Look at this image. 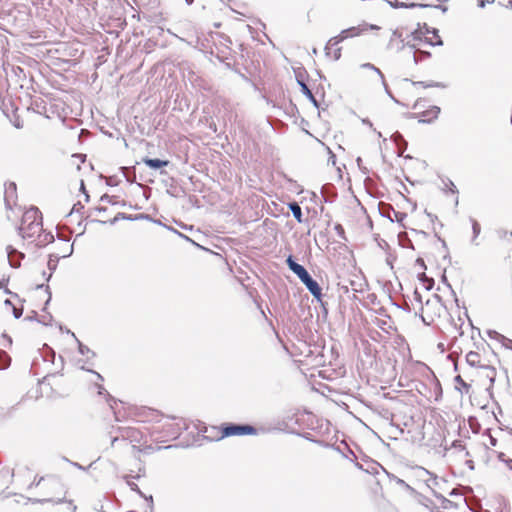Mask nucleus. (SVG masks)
Instances as JSON below:
<instances>
[{"mask_svg": "<svg viewBox=\"0 0 512 512\" xmlns=\"http://www.w3.org/2000/svg\"><path fill=\"white\" fill-rule=\"evenodd\" d=\"M132 489L138 490L137 489V484H134V486H132Z\"/></svg>", "mask_w": 512, "mask_h": 512, "instance_id": "42", "label": "nucleus"}, {"mask_svg": "<svg viewBox=\"0 0 512 512\" xmlns=\"http://www.w3.org/2000/svg\"><path fill=\"white\" fill-rule=\"evenodd\" d=\"M407 44L411 47L422 50L426 46H434L441 43L439 35L435 30H430L427 26L418 27L406 37Z\"/></svg>", "mask_w": 512, "mask_h": 512, "instance_id": "2", "label": "nucleus"}, {"mask_svg": "<svg viewBox=\"0 0 512 512\" xmlns=\"http://www.w3.org/2000/svg\"><path fill=\"white\" fill-rule=\"evenodd\" d=\"M288 267L301 279L307 288H319L318 284L312 280L307 270L300 264L296 263L292 256L286 260Z\"/></svg>", "mask_w": 512, "mask_h": 512, "instance_id": "6", "label": "nucleus"}, {"mask_svg": "<svg viewBox=\"0 0 512 512\" xmlns=\"http://www.w3.org/2000/svg\"><path fill=\"white\" fill-rule=\"evenodd\" d=\"M8 192H11L13 194L16 192V185H15V183H9L6 186V193H8Z\"/></svg>", "mask_w": 512, "mask_h": 512, "instance_id": "26", "label": "nucleus"}, {"mask_svg": "<svg viewBox=\"0 0 512 512\" xmlns=\"http://www.w3.org/2000/svg\"><path fill=\"white\" fill-rule=\"evenodd\" d=\"M162 428L164 430V435H158L155 432H152L150 437L157 442H164L168 439H176L183 428H185V424L182 421H175L174 419H165L162 424Z\"/></svg>", "mask_w": 512, "mask_h": 512, "instance_id": "4", "label": "nucleus"}, {"mask_svg": "<svg viewBox=\"0 0 512 512\" xmlns=\"http://www.w3.org/2000/svg\"><path fill=\"white\" fill-rule=\"evenodd\" d=\"M7 284H8V282H7L6 280H4V279H3V280H1V281H0V289H1V288H5V287L7 286Z\"/></svg>", "mask_w": 512, "mask_h": 512, "instance_id": "32", "label": "nucleus"}, {"mask_svg": "<svg viewBox=\"0 0 512 512\" xmlns=\"http://www.w3.org/2000/svg\"><path fill=\"white\" fill-rule=\"evenodd\" d=\"M105 392H106V391H105L104 387H103V386H101V385H98V394H99V395H102V394H104Z\"/></svg>", "mask_w": 512, "mask_h": 512, "instance_id": "30", "label": "nucleus"}, {"mask_svg": "<svg viewBox=\"0 0 512 512\" xmlns=\"http://www.w3.org/2000/svg\"><path fill=\"white\" fill-rule=\"evenodd\" d=\"M132 489L138 490L137 489V484H134V486H132Z\"/></svg>", "mask_w": 512, "mask_h": 512, "instance_id": "43", "label": "nucleus"}, {"mask_svg": "<svg viewBox=\"0 0 512 512\" xmlns=\"http://www.w3.org/2000/svg\"><path fill=\"white\" fill-rule=\"evenodd\" d=\"M72 253V245H67V249L62 255L57 254L56 257H67Z\"/></svg>", "mask_w": 512, "mask_h": 512, "instance_id": "25", "label": "nucleus"}, {"mask_svg": "<svg viewBox=\"0 0 512 512\" xmlns=\"http://www.w3.org/2000/svg\"><path fill=\"white\" fill-rule=\"evenodd\" d=\"M72 464H73L75 467H77L78 469H80V470H84V471H85V470H87V469H88V468L83 467L82 465H80V464H78V463H72Z\"/></svg>", "mask_w": 512, "mask_h": 512, "instance_id": "31", "label": "nucleus"}, {"mask_svg": "<svg viewBox=\"0 0 512 512\" xmlns=\"http://www.w3.org/2000/svg\"><path fill=\"white\" fill-rule=\"evenodd\" d=\"M310 292L318 302H321L322 290H310Z\"/></svg>", "mask_w": 512, "mask_h": 512, "instance_id": "23", "label": "nucleus"}, {"mask_svg": "<svg viewBox=\"0 0 512 512\" xmlns=\"http://www.w3.org/2000/svg\"><path fill=\"white\" fill-rule=\"evenodd\" d=\"M193 1H194V0H185V2H186L187 4H189V5H190V4H192V3H193Z\"/></svg>", "mask_w": 512, "mask_h": 512, "instance_id": "41", "label": "nucleus"}, {"mask_svg": "<svg viewBox=\"0 0 512 512\" xmlns=\"http://www.w3.org/2000/svg\"><path fill=\"white\" fill-rule=\"evenodd\" d=\"M300 86H301V90L302 92L309 98L313 99V94L311 92V90L308 88V86L303 83V82H299Z\"/></svg>", "mask_w": 512, "mask_h": 512, "instance_id": "21", "label": "nucleus"}, {"mask_svg": "<svg viewBox=\"0 0 512 512\" xmlns=\"http://www.w3.org/2000/svg\"><path fill=\"white\" fill-rule=\"evenodd\" d=\"M488 336L492 339H496V340H499L500 342H502V344L508 348V349H512V340L511 339H508L506 338L505 336L501 335L500 333L496 332V331H488Z\"/></svg>", "mask_w": 512, "mask_h": 512, "instance_id": "14", "label": "nucleus"}, {"mask_svg": "<svg viewBox=\"0 0 512 512\" xmlns=\"http://www.w3.org/2000/svg\"><path fill=\"white\" fill-rule=\"evenodd\" d=\"M46 293H47V295H48V298H47V301H46V304H47V303L50 301V297H51V296H50L49 290H46Z\"/></svg>", "mask_w": 512, "mask_h": 512, "instance_id": "38", "label": "nucleus"}, {"mask_svg": "<svg viewBox=\"0 0 512 512\" xmlns=\"http://www.w3.org/2000/svg\"><path fill=\"white\" fill-rule=\"evenodd\" d=\"M418 90V86L415 83H409L402 89L403 100L407 101L406 105H409L410 100L408 96H413L414 92Z\"/></svg>", "mask_w": 512, "mask_h": 512, "instance_id": "16", "label": "nucleus"}, {"mask_svg": "<svg viewBox=\"0 0 512 512\" xmlns=\"http://www.w3.org/2000/svg\"><path fill=\"white\" fill-rule=\"evenodd\" d=\"M44 285H45L44 283H38V284H36V288L41 289V288H43Z\"/></svg>", "mask_w": 512, "mask_h": 512, "instance_id": "36", "label": "nucleus"}, {"mask_svg": "<svg viewBox=\"0 0 512 512\" xmlns=\"http://www.w3.org/2000/svg\"><path fill=\"white\" fill-rule=\"evenodd\" d=\"M33 503H40V502H45L46 500H39V499H33L31 500Z\"/></svg>", "mask_w": 512, "mask_h": 512, "instance_id": "35", "label": "nucleus"}, {"mask_svg": "<svg viewBox=\"0 0 512 512\" xmlns=\"http://www.w3.org/2000/svg\"><path fill=\"white\" fill-rule=\"evenodd\" d=\"M333 228L341 240H346L345 230L341 224L336 223Z\"/></svg>", "mask_w": 512, "mask_h": 512, "instance_id": "19", "label": "nucleus"}, {"mask_svg": "<svg viewBox=\"0 0 512 512\" xmlns=\"http://www.w3.org/2000/svg\"><path fill=\"white\" fill-rule=\"evenodd\" d=\"M118 441V437H114L111 441V445L113 446L115 444V442Z\"/></svg>", "mask_w": 512, "mask_h": 512, "instance_id": "37", "label": "nucleus"}, {"mask_svg": "<svg viewBox=\"0 0 512 512\" xmlns=\"http://www.w3.org/2000/svg\"><path fill=\"white\" fill-rule=\"evenodd\" d=\"M116 220H117V217L115 216V217H113L112 219L102 220V222H111V223H113V222H114V221H116Z\"/></svg>", "mask_w": 512, "mask_h": 512, "instance_id": "33", "label": "nucleus"}, {"mask_svg": "<svg viewBox=\"0 0 512 512\" xmlns=\"http://www.w3.org/2000/svg\"><path fill=\"white\" fill-rule=\"evenodd\" d=\"M486 2H487V3H493V2H494V0H486V1H484V0H480V1H479V3H478L479 7L483 8V7L485 6V3H486Z\"/></svg>", "mask_w": 512, "mask_h": 512, "instance_id": "29", "label": "nucleus"}, {"mask_svg": "<svg viewBox=\"0 0 512 512\" xmlns=\"http://www.w3.org/2000/svg\"><path fill=\"white\" fill-rule=\"evenodd\" d=\"M504 5L507 7H512V0H508Z\"/></svg>", "mask_w": 512, "mask_h": 512, "instance_id": "34", "label": "nucleus"}, {"mask_svg": "<svg viewBox=\"0 0 512 512\" xmlns=\"http://www.w3.org/2000/svg\"><path fill=\"white\" fill-rule=\"evenodd\" d=\"M50 277H52V274H49V277L46 278V281H49Z\"/></svg>", "mask_w": 512, "mask_h": 512, "instance_id": "44", "label": "nucleus"}, {"mask_svg": "<svg viewBox=\"0 0 512 512\" xmlns=\"http://www.w3.org/2000/svg\"><path fill=\"white\" fill-rule=\"evenodd\" d=\"M107 396H108L107 401L109 403V406H110L111 410L114 413L116 421H122L126 417L130 416V413H127L122 406H121V408L119 407V405H118L116 400L112 399L110 397V395H108V394H107Z\"/></svg>", "mask_w": 512, "mask_h": 512, "instance_id": "11", "label": "nucleus"}, {"mask_svg": "<svg viewBox=\"0 0 512 512\" xmlns=\"http://www.w3.org/2000/svg\"><path fill=\"white\" fill-rule=\"evenodd\" d=\"M118 431L120 433V436L123 439L129 440L134 445L147 442L145 433L142 430H140L139 428L121 427V428H118Z\"/></svg>", "mask_w": 512, "mask_h": 512, "instance_id": "7", "label": "nucleus"}, {"mask_svg": "<svg viewBox=\"0 0 512 512\" xmlns=\"http://www.w3.org/2000/svg\"><path fill=\"white\" fill-rule=\"evenodd\" d=\"M50 277H52V274H49V277L46 278V281H49Z\"/></svg>", "mask_w": 512, "mask_h": 512, "instance_id": "45", "label": "nucleus"}, {"mask_svg": "<svg viewBox=\"0 0 512 512\" xmlns=\"http://www.w3.org/2000/svg\"><path fill=\"white\" fill-rule=\"evenodd\" d=\"M412 116L422 123H431L438 118L440 108L427 99H417L412 105Z\"/></svg>", "mask_w": 512, "mask_h": 512, "instance_id": "3", "label": "nucleus"}, {"mask_svg": "<svg viewBox=\"0 0 512 512\" xmlns=\"http://www.w3.org/2000/svg\"><path fill=\"white\" fill-rule=\"evenodd\" d=\"M366 28L361 27H350L348 29L343 30L338 37H340L342 40L347 38H352L361 35L363 32H365Z\"/></svg>", "mask_w": 512, "mask_h": 512, "instance_id": "12", "label": "nucleus"}, {"mask_svg": "<svg viewBox=\"0 0 512 512\" xmlns=\"http://www.w3.org/2000/svg\"><path fill=\"white\" fill-rule=\"evenodd\" d=\"M412 292L414 300L418 301L419 303H422V295L419 290L414 289L410 290Z\"/></svg>", "mask_w": 512, "mask_h": 512, "instance_id": "22", "label": "nucleus"}, {"mask_svg": "<svg viewBox=\"0 0 512 512\" xmlns=\"http://www.w3.org/2000/svg\"><path fill=\"white\" fill-rule=\"evenodd\" d=\"M341 41L343 40L338 36L333 37L328 41L325 47V53L329 58L338 60L341 57V47H339V43Z\"/></svg>", "mask_w": 512, "mask_h": 512, "instance_id": "9", "label": "nucleus"}, {"mask_svg": "<svg viewBox=\"0 0 512 512\" xmlns=\"http://www.w3.org/2000/svg\"><path fill=\"white\" fill-rule=\"evenodd\" d=\"M401 5L405 6V7H414V6L418 5V3H417V0H407V2L401 3Z\"/></svg>", "mask_w": 512, "mask_h": 512, "instance_id": "24", "label": "nucleus"}, {"mask_svg": "<svg viewBox=\"0 0 512 512\" xmlns=\"http://www.w3.org/2000/svg\"><path fill=\"white\" fill-rule=\"evenodd\" d=\"M42 480H43V477H40L39 479L35 478L34 481L30 484L29 487L31 488L32 486H36V487L39 486L40 483L42 482Z\"/></svg>", "mask_w": 512, "mask_h": 512, "instance_id": "28", "label": "nucleus"}, {"mask_svg": "<svg viewBox=\"0 0 512 512\" xmlns=\"http://www.w3.org/2000/svg\"><path fill=\"white\" fill-rule=\"evenodd\" d=\"M143 163H145L149 168L152 169H160L169 165L168 160H160V159H151V158H143Z\"/></svg>", "mask_w": 512, "mask_h": 512, "instance_id": "13", "label": "nucleus"}, {"mask_svg": "<svg viewBox=\"0 0 512 512\" xmlns=\"http://www.w3.org/2000/svg\"><path fill=\"white\" fill-rule=\"evenodd\" d=\"M19 232L22 238L37 246L43 245L53 238L51 234L44 233L42 215L37 208H30L24 212Z\"/></svg>", "mask_w": 512, "mask_h": 512, "instance_id": "1", "label": "nucleus"}, {"mask_svg": "<svg viewBox=\"0 0 512 512\" xmlns=\"http://www.w3.org/2000/svg\"><path fill=\"white\" fill-rule=\"evenodd\" d=\"M456 389L461 393H468L470 385L467 384L460 375L455 377Z\"/></svg>", "mask_w": 512, "mask_h": 512, "instance_id": "17", "label": "nucleus"}, {"mask_svg": "<svg viewBox=\"0 0 512 512\" xmlns=\"http://www.w3.org/2000/svg\"><path fill=\"white\" fill-rule=\"evenodd\" d=\"M255 431V428L250 425H230L223 429V436L253 434Z\"/></svg>", "mask_w": 512, "mask_h": 512, "instance_id": "8", "label": "nucleus"}, {"mask_svg": "<svg viewBox=\"0 0 512 512\" xmlns=\"http://www.w3.org/2000/svg\"><path fill=\"white\" fill-rule=\"evenodd\" d=\"M4 303H5L6 305H11V302H10V300H9V299H6V300L4 301Z\"/></svg>", "mask_w": 512, "mask_h": 512, "instance_id": "39", "label": "nucleus"}, {"mask_svg": "<svg viewBox=\"0 0 512 512\" xmlns=\"http://www.w3.org/2000/svg\"><path fill=\"white\" fill-rule=\"evenodd\" d=\"M69 334L72 335V337L76 340L77 344H78V349H79V352L82 354V355H86V354H89L91 353L92 356L94 355L93 352H91V350L85 346L84 344H82L75 336V334L73 332H71L70 330L67 331Z\"/></svg>", "mask_w": 512, "mask_h": 512, "instance_id": "18", "label": "nucleus"}, {"mask_svg": "<svg viewBox=\"0 0 512 512\" xmlns=\"http://www.w3.org/2000/svg\"><path fill=\"white\" fill-rule=\"evenodd\" d=\"M94 374L97 375V377L100 379V380H103L102 376L99 374V373H96V372H93Z\"/></svg>", "mask_w": 512, "mask_h": 512, "instance_id": "40", "label": "nucleus"}, {"mask_svg": "<svg viewBox=\"0 0 512 512\" xmlns=\"http://www.w3.org/2000/svg\"><path fill=\"white\" fill-rule=\"evenodd\" d=\"M364 74H367L370 77V79L375 82H379L383 78L381 71L374 65L369 63L363 64L360 67L358 71V77H363Z\"/></svg>", "mask_w": 512, "mask_h": 512, "instance_id": "10", "label": "nucleus"}, {"mask_svg": "<svg viewBox=\"0 0 512 512\" xmlns=\"http://www.w3.org/2000/svg\"><path fill=\"white\" fill-rule=\"evenodd\" d=\"M425 270L426 266L424 260L422 258H417L412 267V274L418 278L420 285H422L423 288H433L435 285L434 278L426 275Z\"/></svg>", "mask_w": 512, "mask_h": 512, "instance_id": "5", "label": "nucleus"}, {"mask_svg": "<svg viewBox=\"0 0 512 512\" xmlns=\"http://www.w3.org/2000/svg\"><path fill=\"white\" fill-rule=\"evenodd\" d=\"M291 210L293 212L294 217L297 218L298 221H301L302 212H301V208L299 207V205L296 203L291 205Z\"/></svg>", "mask_w": 512, "mask_h": 512, "instance_id": "20", "label": "nucleus"}, {"mask_svg": "<svg viewBox=\"0 0 512 512\" xmlns=\"http://www.w3.org/2000/svg\"><path fill=\"white\" fill-rule=\"evenodd\" d=\"M466 361L472 367L481 366V357L480 354L477 352L470 351L469 353H467Z\"/></svg>", "mask_w": 512, "mask_h": 512, "instance_id": "15", "label": "nucleus"}, {"mask_svg": "<svg viewBox=\"0 0 512 512\" xmlns=\"http://www.w3.org/2000/svg\"><path fill=\"white\" fill-rule=\"evenodd\" d=\"M13 314L15 318H19L22 315V309L16 308L15 306L12 307Z\"/></svg>", "mask_w": 512, "mask_h": 512, "instance_id": "27", "label": "nucleus"}, {"mask_svg": "<svg viewBox=\"0 0 512 512\" xmlns=\"http://www.w3.org/2000/svg\"><path fill=\"white\" fill-rule=\"evenodd\" d=\"M50 277H52V274H49V277L46 278V281H49Z\"/></svg>", "mask_w": 512, "mask_h": 512, "instance_id": "46", "label": "nucleus"}]
</instances>
